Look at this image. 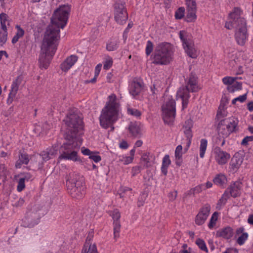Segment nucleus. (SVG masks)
Instances as JSON below:
<instances>
[{"mask_svg": "<svg viewBox=\"0 0 253 253\" xmlns=\"http://www.w3.org/2000/svg\"><path fill=\"white\" fill-rule=\"evenodd\" d=\"M70 11V6L63 5L54 12L51 18V24L47 27L41 47L39 59L41 68L47 69L57 49L59 29H63L66 25Z\"/></svg>", "mask_w": 253, "mask_h": 253, "instance_id": "1", "label": "nucleus"}, {"mask_svg": "<svg viewBox=\"0 0 253 253\" xmlns=\"http://www.w3.org/2000/svg\"><path fill=\"white\" fill-rule=\"evenodd\" d=\"M242 11L238 7L234 8L229 16L230 19L225 23V27L229 30L235 28V38L237 43L244 45L246 42L248 35L246 26V21L241 17Z\"/></svg>", "mask_w": 253, "mask_h": 253, "instance_id": "2", "label": "nucleus"}, {"mask_svg": "<svg viewBox=\"0 0 253 253\" xmlns=\"http://www.w3.org/2000/svg\"><path fill=\"white\" fill-rule=\"evenodd\" d=\"M119 108L120 104L117 101L116 95H109L99 117L100 124L102 127L107 129L111 127V130H114L113 125L118 119Z\"/></svg>", "mask_w": 253, "mask_h": 253, "instance_id": "3", "label": "nucleus"}, {"mask_svg": "<svg viewBox=\"0 0 253 253\" xmlns=\"http://www.w3.org/2000/svg\"><path fill=\"white\" fill-rule=\"evenodd\" d=\"M66 142L61 146L58 160H64L77 162L80 161L78 155V152L82 144L81 140L78 137L70 136L67 133L65 135Z\"/></svg>", "mask_w": 253, "mask_h": 253, "instance_id": "4", "label": "nucleus"}, {"mask_svg": "<svg viewBox=\"0 0 253 253\" xmlns=\"http://www.w3.org/2000/svg\"><path fill=\"white\" fill-rule=\"evenodd\" d=\"M200 89L198 85L197 78L195 75L191 74L185 87H181L176 93V98H181L182 104V110L187 106L190 95L189 92H197Z\"/></svg>", "mask_w": 253, "mask_h": 253, "instance_id": "5", "label": "nucleus"}, {"mask_svg": "<svg viewBox=\"0 0 253 253\" xmlns=\"http://www.w3.org/2000/svg\"><path fill=\"white\" fill-rule=\"evenodd\" d=\"M79 175L70 173L67 181L69 194L74 198L80 199L84 194V185Z\"/></svg>", "mask_w": 253, "mask_h": 253, "instance_id": "6", "label": "nucleus"}, {"mask_svg": "<svg viewBox=\"0 0 253 253\" xmlns=\"http://www.w3.org/2000/svg\"><path fill=\"white\" fill-rule=\"evenodd\" d=\"M153 63L155 64L166 65L171 60V46L168 43H162L155 48Z\"/></svg>", "mask_w": 253, "mask_h": 253, "instance_id": "7", "label": "nucleus"}, {"mask_svg": "<svg viewBox=\"0 0 253 253\" xmlns=\"http://www.w3.org/2000/svg\"><path fill=\"white\" fill-rule=\"evenodd\" d=\"M64 121L68 126L66 133L74 137H76L77 133L83 128L82 119L76 111H70Z\"/></svg>", "mask_w": 253, "mask_h": 253, "instance_id": "8", "label": "nucleus"}, {"mask_svg": "<svg viewBox=\"0 0 253 253\" xmlns=\"http://www.w3.org/2000/svg\"><path fill=\"white\" fill-rule=\"evenodd\" d=\"M163 111V118L165 123L170 124L173 122L176 113L175 102L171 96H168L166 102L162 107Z\"/></svg>", "mask_w": 253, "mask_h": 253, "instance_id": "9", "label": "nucleus"}, {"mask_svg": "<svg viewBox=\"0 0 253 253\" xmlns=\"http://www.w3.org/2000/svg\"><path fill=\"white\" fill-rule=\"evenodd\" d=\"M115 21L120 25L125 24L128 19V13L124 0H117L114 4Z\"/></svg>", "mask_w": 253, "mask_h": 253, "instance_id": "10", "label": "nucleus"}, {"mask_svg": "<svg viewBox=\"0 0 253 253\" xmlns=\"http://www.w3.org/2000/svg\"><path fill=\"white\" fill-rule=\"evenodd\" d=\"M238 123L234 118H230L221 120L218 124V131L219 134L227 137L233 132L237 126Z\"/></svg>", "mask_w": 253, "mask_h": 253, "instance_id": "11", "label": "nucleus"}, {"mask_svg": "<svg viewBox=\"0 0 253 253\" xmlns=\"http://www.w3.org/2000/svg\"><path fill=\"white\" fill-rule=\"evenodd\" d=\"M179 37L182 41L184 48L187 55L192 58H196L198 55V52L195 48L193 41L189 37L186 35V33L183 31H180Z\"/></svg>", "mask_w": 253, "mask_h": 253, "instance_id": "12", "label": "nucleus"}, {"mask_svg": "<svg viewBox=\"0 0 253 253\" xmlns=\"http://www.w3.org/2000/svg\"><path fill=\"white\" fill-rule=\"evenodd\" d=\"M108 213L113 219L114 237L116 239L120 236L119 233L121 226L120 221L121 213L118 209L110 211H108Z\"/></svg>", "mask_w": 253, "mask_h": 253, "instance_id": "13", "label": "nucleus"}, {"mask_svg": "<svg viewBox=\"0 0 253 253\" xmlns=\"http://www.w3.org/2000/svg\"><path fill=\"white\" fill-rule=\"evenodd\" d=\"M210 210L211 206L208 204L202 207L195 217L196 224L198 225L203 224L209 215Z\"/></svg>", "mask_w": 253, "mask_h": 253, "instance_id": "14", "label": "nucleus"}, {"mask_svg": "<svg viewBox=\"0 0 253 253\" xmlns=\"http://www.w3.org/2000/svg\"><path fill=\"white\" fill-rule=\"evenodd\" d=\"M215 159L217 163L220 165L225 164L230 158V155L227 152L224 151L218 146L214 149Z\"/></svg>", "mask_w": 253, "mask_h": 253, "instance_id": "15", "label": "nucleus"}, {"mask_svg": "<svg viewBox=\"0 0 253 253\" xmlns=\"http://www.w3.org/2000/svg\"><path fill=\"white\" fill-rule=\"evenodd\" d=\"M192 126V121L190 119H188L185 122V124L183 126V128L184 129V133L187 138L186 147L187 149L189 148L191 143V140L193 136L191 130Z\"/></svg>", "mask_w": 253, "mask_h": 253, "instance_id": "16", "label": "nucleus"}, {"mask_svg": "<svg viewBox=\"0 0 253 253\" xmlns=\"http://www.w3.org/2000/svg\"><path fill=\"white\" fill-rule=\"evenodd\" d=\"M78 57L75 55H72L67 57L60 65L61 69L64 72L68 71L77 61Z\"/></svg>", "mask_w": 253, "mask_h": 253, "instance_id": "17", "label": "nucleus"}, {"mask_svg": "<svg viewBox=\"0 0 253 253\" xmlns=\"http://www.w3.org/2000/svg\"><path fill=\"white\" fill-rule=\"evenodd\" d=\"M21 83V79L20 77H18L15 80H14L11 85V88L10 92L9 94V96L7 99V103H11L13 101V98L15 97L18 90L19 85Z\"/></svg>", "mask_w": 253, "mask_h": 253, "instance_id": "18", "label": "nucleus"}, {"mask_svg": "<svg viewBox=\"0 0 253 253\" xmlns=\"http://www.w3.org/2000/svg\"><path fill=\"white\" fill-rule=\"evenodd\" d=\"M241 184L242 183L240 182L235 181L230 185L227 190L229 191L231 196L236 198L240 196Z\"/></svg>", "mask_w": 253, "mask_h": 253, "instance_id": "19", "label": "nucleus"}, {"mask_svg": "<svg viewBox=\"0 0 253 253\" xmlns=\"http://www.w3.org/2000/svg\"><path fill=\"white\" fill-rule=\"evenodd\" d=\"M243 157L239 153H236L231 159L230 166L233 170H237L243 161Z\"/></svg>", "mask_w": 253, "mask_h": 253, "instance_id": "20", "label": "nucleus"}, {"mask_svg": "<svg viewBox=\"0 0 253 253\" xmlns=\"http://www.w3.org/2000/svg\"><path fill=\"white\" fill-rule=\"evenodd\" d=\"M233 235V230L230 227L227 226L218 230L216 233V236L221 237L226 239H230Z\"/></svg>", "mask_w": 253, "mask_h": 253, "instance_id": "21", "label": "nucleus"}, {"mask_svg": "<svg viewBox=\"0 0 253 253\" xmlns=\"http://www.w3.org/2000/svg\"><path fill=\"white\" fill-rule=\"evenodd\" d=\"M142 86L140 82L133 81L129 87V93L133 96L139 94L142 90Z\"/></svg>", "mask_w": 253, "mask_h": 253, "instance_id": "22", "label": "nucleus"}, {"mask_svg": "<svg viewBox=\"0 0 253 253\" xmlns=\"http://www.w3.org/2000/svg\"><path fill=\"white\" fill-rule=\"evenodd\" d=\"M213 183L222 187H224L227 183V178L225 175L220 173L217 174L213 179Z\"/></svg>", "mask_w": 253, "mask_h": 253, "instance_id": "23", "label": "nucleus"}, {"mask_svg": "<svg viewBox=\"0 0 253 253\" xmlns=\"http://www.w3.org/2000/svg\"><path fill=\"white\" fill-rule=\"evenodd\" d=\"M128 129L132 136L137 137L140 134V128L136 123L131 122Z\"/></svg>", "mask_w": 253, "mask_h": 253, "instance_id": "24", "label": "nucleus"}, {"mask_svg": "<svg viewBox=\"0 0 253 253\" xmlns=\"http://www.w3.org/2000/svg\"><path fill=\"white\" fill-rule=\"evenodd\" d=\"M19 153V160L16 162L15 165L16 168H19L22 164L27 165L29 161L28 155L26 153H23L21 152Z\"/></svg>", "mask_w": 253, "mask_h": 253, "instance_id": "25", "label": "nucleus"}, {"mask_svg": "<svg viewBox=\"0 0 253 253\" xmlns=\"http://www.w3.org/2000/svg\"><path fill=\"white\" fill-rule=\"evenodd\" d=\"M171 161L169 159V155H166L163 159L162 166L161 167V171L162 173L166 175L168 172V168L170 165Z\"/></svg>", "mask_w": 253, "mask_h": 253, "instance_id": "26", "label": "nucleus"}, {"mask_svg": "<svg viewBox=\"0 0 253 253\" xmlns=\"http://www.w3.org/2000/svg\"><path fill=\"white\" fill-rule=\"evenodd\" d=\"M8 18V16L6 14L2 13L0 14V21L1 30H6L7 25H9V24Z\"/></svg>", "mask_w": 253, "mask_h": 253, "instance_id": "27", "label": "nucleus"}, {"mask_svg": "<svg viewBox=\"0 0 253 253\" xmlns=\"http://www.w3.org/2000/svg\"><path fill=\"white\" fill-rule=\"evenodd\" d=\"M208 141L205 139H202L200 141V156L203 158L204 157L207 149Z\"/></svg>", "mask_w": 253, "mask_h": 253, "instance_id": "28", "label": "nucleus"}, {"mask_svg": "<svg viewBox=\"0 0 253 253\" xmlns=\"http://www.w3.org/2000/svg\"><path fill=\"white\" fill-rule=\"evenodd\" d=\"M17 32L12 40V43L14 44L17 42L19 39L23 36L24 31L19 26H16Z\"/></svg>", "mask_w": 253, "mask_h": 253, "instance_id": "29", "label": "nucleus"}, {"mask_svg": "<svg viewBox=\"0 0 253 253\" xmlns=\"http://www.w3.org/2000/svg\"><path fill=\"white\" fill-rule=\"evenodd\" d=\"M196 11L187 10V15L186 17V21L192 22L194 21L197 18Z\"/></svg>", "mask_w": 253, "mask_h": 253, "instance_id": "30", "label": "nucleus"}, {"mask_svg": "<svg viewBox=\"0 0 253 253\" xmlns=\"http://www.w3.org/2000/svg\"><path fill=\"white\" fill-rule=\"evenodd\" d=\"M185 1L187 5V10L197 11L195 0H185Z\"/></svg>", "mask_w": 253, "mask_h": 253, "instance_id": "31", "label": "nucleus"}, {"mask_svg": "<svg viewBox=\"0 0 253 253\" xmlns=\"http://www.w3.org/2000/svg\"><path fill=\"white\" fill-rule=\"evenodd\" d=\"M242 83L236 82L233 85L228 86L227 87V89L230 92H234L235 91L241 90L242 87Z\"/></svg>", "mask_w": 253, "mask_h": 253, "instance_id": "32", "label": "nucleus"}, {"mask_svg": "<svg viewBox=\"0 0 253 253\" xmlns=\"http://www.w3.org/2000/svg\"><path fill=\"white\" fill-rule=\"evenodd\" d=\"M7 29L0 30V44L3 45L7 41Z\"/></svg>", "mask_w": 253, "mask_h": 253, "instance_id": "33", "label": "nucleus"}, {"mask_svg": "<svg viewBox=\"0 0 253 253\" xmlns=\"http://www.w3.org/2000/svg\"><path fill=\"white\" fill-rule=\"evenodd\" d=\"M225 104L221 101L220 105L219 106L218 110L216 114L218 118L224 117L226 116V112L224 109Z\"/></svg>", "mask_w": 253, "mask_h": 253, "instance_id": "34", "label": "nucleus"}, {"mask_svg": "<svg viewBox=\"0 0 253 253\" xmlns=\"http://www.w3.org/2000/svg\"><path fill=\"white\" fill-rule=\"evenodd\" d=\"M58 148V145L55 144L50 148L46 149L51 158L52 157H55L57 154Z\"/></svg>", "mask_w": 253, "mask_h": 253, "instance_id": "35", "label": "nucleus"}, {"mask_svg": "<svg viewBox=\"0 0 253 253\" xmlns=\"http://www.w3.org/2000/svg\"><path fill=\"white\" fill-rule=\"evenodd\" d=\"M133 160L132 157H124V156H119L118 162H122L124 165H127L132 162Z\"/></svg>", "mask_w": 253, "mask_h": 253, "instance_id": "36", "label": "nucleus"}, {"mask_svg": "<svg viewBox=\"0 0 253 253\" xmlns=\"http://www.w3.org/2000/svg\"><path fill=\"white\" fill-rule=\"evenodd\" d=\"M196 244L201 250L208 252V249L203 240L198 238L196 241Z\"/></svg>", "mask_w": 253, "mask_h": 253, "instance_id": "37", "label": "nucleus"}, {"mask_svg": "<svg viewBox=\"0 0 253 253\" xmlns=\"http://www.w3.org/2000/svg\"><path fill=\"white\" fill-rule=\"evenodd\" d=\"M185 8L183 7H180L176 11L175 13V17L176 19H181L184 15Z\"/></svg>", "mask_w": 253, "mask_h": 253, "instance_id": "38", "label": "nucleus"}, {"mask_svg": "<svg viewBox=\"0 0 253 253\" xmlns=\"http://www.w3.org/2000/svg\"><path fill=\"white\" fill-rule=\"evenodd\" d=\"M205 185L204 184H201L200 185H198L195 188L191 189L190 190H189L188 194H195V193H198L201 192L202 190H205Z\"/></svg>", "mask_w": 253, "mask_h": 253, "instance_id": "39", "label": "nucleus"}, {"mask_svg": "<svg viewBox=\"0 0 253 253\" xmlns=\"http://www.w3.org/2000/svg\"><path fill=\"white\" fill-rule=\"evenodd\" d=\"M248 234L247 233H243L237 239V243L240 245H242L247 240Z\"/></svg>", "mask_w": 253, "mask_h": 253, "instance_id": "40", "label": "nucleus"}, {"mask_svg": "<svg viewBox=\"0 0 253 253\" xmlns=\"http://www.w3.org/2000/svg\"><path fill=\"white\" fill-rule=\"evenodd\" d=\"M182 147L181 145H179L176 148L175 151V157L176 160H179L181 159L182 155Z\"/></svg>", "mask_w": 253, "mask_h": 253, "instance_id": "41", "label": "nucleus"}, {"mask_svg": "<svg viewBox=\"0 0 253 253\" xmlns=\"http://www.w3.org/2000/svg\"><path fill=\"white\" fill-rule=\"evenodd\" d=\"M217 213L215 212L212 215V216L210 219V223L208 225V226L210 228H211L213 227V225L215 224V222L217 219Z\"/></svg>", "mask_w": 253, "mask_h": 253, "instance_id": "42", "label": "nucleus"}, {"mask_svg": "<svg viewBox=\"0 0 253 253\" xmlns=\"http://www.w3.org/2000/svg\"><path fill=\"white\" fill-rule=\"evenodd\" d=\"M24 179L20 178L18 182L17 190L18 192L22 191L25 187Z\"/></svg>", "mask_w": 253, "mask_h": 253, "instance_id": "43", "label": "nucleus"}, {"mask_svg": "<svg viewBox=\"0 0 253 253\" xmlns=\"http://www.w3.org/2000/svg\"><path fill=\"white\" fill-rule=\"evenodd\" d=\"M127 112L129 114L136 117H139L141 115L140 112L138 110L134 108H128Z\"/></svg>", "mask_w": 253, "mask_h": 253, "instance_id": "44", "label": "nucleus"}, {"mask_svg": "<svg viewBox=\"0 0 253 253\" xmlns=\"http://www.w3.org/2000/svg\"><path fill=\"white\" fill-rule=\"evenodd\" d=\"M153 49V43L150 41H148L147 42L146 47V54L147 55H149L150 53L152 52Z\"/></svg>", "mask_w": 253, "mask_h": 253, "instance_id": "45", "label": "nucleus"}, {"mask_svg": "<svg viewBox=\"0 0 253 253\" xmlns=\"http://www.w3.org/2000/svg\"><path fill=\"white\" fill-rule=\"evenodd\" d=\"M117 44L114 42H110L106 45V49L108 51H113L117 49Z\"/></svg>", "mask_w": 253, "mask_h": 253, "instance_id": "46", "label": "nucleus"}, {"mask_svg": "<svg viewBox=\"0 0 253 253\" xmlns=\"http://www.w3.org/2000/svg\"><path fill=\"white\" fill-rule=\"evenodd\" d=\"M247 99V94H245L242 95H240V96L234 98L232 101V103L233 104H235L236 101H239L241 102H244Z\"/></svg>", "mask_w": 253, "mask_h": 253, "instance_id": "47", "label": "nucleus"}, {"mask_svg": "<svg viewBox=\"0 0 253 253\" xmlns=\"http://www.w3.org/2000/svg\"><path fill=\"white\" fill-rule=\"evenodd\" d=\"M40 155L44 161H47L52 158L47 150L42 151Z\"/></svg>", "mask_w": 253, "mask_h": 253, "instance_id": "48", "label": "nucleus"}, {"mask_svg": "<svg viewBox=\"0 0 253 253\" xmlns=\"http://www.w3.org/2000/svg\"><path fill=\"white\" fill-rule=\"evenodd\" d=\"M222 82L225 84L231 85L234 83V79L230 77H226L222 79Z\"/></svg>", "mask_w": 253, "mask_h": 253, "instance_id": "49", "label": "nucleus"}, {"mask_svg": "<svg viewBox=\"0 0 253 253\" xmlns=\"http://www.w3.org/2000/svg\"><path fill=\"white\" fill-rule=\"evenodd\" d=\"M96 152H93L92 154L90 155L89 158L92 160H93L95 163H98L101 161V158L99 155H96L95 154Z\"/></svg>", "mask_w": 253, "mask_h": 253, "instance_id": "50", "label": "nucleus"}, {"mask_svg": "<svg viewBox=\"0 0 253 253\" xmlns=\"http://www.w3.org/2000/svg\"><path fill=\"white\" fill-rule=\"evenodd\" d=\"M253 141V136H247L245 137L241 142V144L244 146H246L248 144V142Z\"/></svg>", "mask_w": 253, "mask_h": 253, "instance_id": "51", "label": "nucleus"}, {"mask_svg": "<svg viewBox=\"0 0 253 253\" xmlns=\"http://www.w3.org/2000/svg\"><path fill=\"white\" fill-rule=\"evenodd\" d=\"M113 61L112 58H109L108 59L106 60L104 64L103 68L105 70H108L112 65Z\"/></svg>", "mask_w": 253, "mask_h": 253, "instance_id": "52", "label": "nucleus"}, {"mask_svg": "<svg viewBox=\"0 0 253 253\" xmlns=\"http://www.w3.org/2000/svg\"><path fill=\"white\" fill-rule=\"evenodd\" d=\"M177 196V191L170 192L168 194V197L170 201H173L175 200Z\"/></svg>", "mask_w": 253, "mask_h": 253, "instance_id": "53", "label": "nucleus"}, {"mask_svg": "<svg viewBox=\"0 0 253 253\" xmlns=\"http://www.w3.org/2000/svg\"><path fill=\"white\" fill-rule=\"evenodd\" d=\"M93 237V232L92 231L89 232L88 234V236L86 238L85 245L90 246V245H91L90 242Z\"/></svg>", "mask_w": 253, "mask_h": 253, "instance_id": "54", "label": "nucleus"}, {"mask_svg": "<svg viewBox=\"0 0 253 253\" xmlns=\"http://www.w3.org/2000/svg\"><path fill=\"white\" fill-rule=\"evenodd\" d=\"M81 151H82V153L84 155L89 156V157L93 152L90 151V150L89 149L85 148L84 147H82L81 149Z\"/></svg>", "mask_w": 253, "mask_h": 253, "instance_id": "55", "label": "nucleus"}, {"mask_svg": "<svg viewBox=\"0 0 253 253\" xmlns=\"http://www.w3.org/2000/svg\"><path fill=\"white\" fill-rule=\"evenodd\" d=\"M89 253H98L97 250V248L95 244L90 245L88 248Z\"/></svg>", "mask_w": 253, "mask_h": 253, "instance_id": "56", "label": "nucleus"}, {"mask_svg": "<svg viewBox=\"0 0 253 253\" xmlns=\"http://www.w3.org/2000/svg\"><path fill=\"white\" fill-rule=\"evenodd\" d=\"M146 196L143 194L141 197L139 198L138 201L137 205L138 207H141L143 205Z\"/></svg>", "mask_w": 253, "mask_h": 253, "instance_id": "57", "label": "nucleus"}, {"mask_svg": "<svg viewBox=\"0 0 253 253\" xmlns=\"http://www.w3.org/2000/svg\"><path fill=\"white\" fill-rule=\"evenodd\" d=\"M140 172V169L139 167H133L132 169V176H135L137 174L139 173Z\"/></svg>", "mask_w": 253, "mask_h": 253, "instance_id": "58", "label": "nucleus"}, {"mask_svg": "<svg viewBox=\"0 0 253 253\" xmlns=\"http://www.w3.org/2000/svg\"><path fill=\"white\" fill-rule=\"evenodd\" d=\"M101 64H99L97 65V66L95 67L94 73V75H95V76H98L99 75L101 70Z\"/></svg>", "mask_w": 253, "mask_h": 253, "instance_id": "59", "label": "nucleus"}, {"mask_svg": "<svg viewBox=\"0 0 253 253\" xmlns=\"http://www.w3.org/2000/svg\"><path fill=\"white\" fill-rule=\"evenodd\" d=\"M141 160L144 162L146 164L149 162L148 156L146 154H143L141 157Z\"/></svg>", "mask_w": 253, "mask_h": 253, "instance_id": "60", "label": "nucleus"}, {"mask_svg": "<svg viewBox=\"0 0 253 253\" xmlns=\"http://www.w3.org/2000/svg\"><path fill=\"white\" fill-rule=\"evenodd\" d=\"M226 200L224 199L223 197H221V198L219 200L217 205L221 206L225 204Z\"/></svg>", "mask_w": 253, "mask_h": 253, "instance_id": "61", "label": "nucleus"}, {"mask_svg": "<svg viewBox=\"0 0 253 253\" xmlns=\"http://www.w3.org/2000/svg\"><path fill=\"white\" fill-rule=\"evenodd\" d=\"M120 147L123 149L127 148L128 147L127 143L125 141H123L120 144Z\"/></svg>", "mask_w": 253, "mask_h": 253, "instance_id": "62", "label": "nucleus"}, {"mask_svg": "<svg viewBox=\"0 0 253 253\" xmlns=\"http://www.w3.org/2000/svg\"><path fill=\"white\" fill-rule=\"evenodd\" d=\"M32 177V175L30 173H27L25 174L24 177H22L23 179H24V180H29Z\"/></svg>", "mask_w": 253, "mask_h": 253, "instance_id": "63", "label": "nucleus"}, {"mask_svg": "<svg viewBox=\"0 0 253 253\" xmlns=\"http://www.w3.org/2000/svg\"><path fill=\"white\" fill-rule=\"evenodd\" d=\"M248 109L250 111H253V102H250L248 104Z\"/></svg>", "mask_w": 253, "mask_h": 253, "instance_id": "64", "label": "nucleus"}]
</instances>
